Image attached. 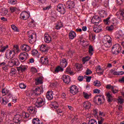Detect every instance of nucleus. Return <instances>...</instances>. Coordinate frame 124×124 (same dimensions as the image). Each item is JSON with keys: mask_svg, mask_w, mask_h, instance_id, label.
Instances as JSON below:
<instances>
[{"mask_svg": "<svg viewBox=\"0 0 124 124\" xmlns=\"http://www.w3.org/2000/svg\"><path fill=\"white\" fill-rule=\"evenodd\" d=\"M42 92L41 87H37L35 88V91H29L27 93V96L28 97L29 99H27L26 101H28V102H30L31 101V99H33V97H34V95H35V93H40Z\"/></svg>", "mask_w": 124, "mask_h": 124, "instance_id": "obj_1", "label": "nucleus"}, {"mask_svg": "<svg viewBox=\"0 0 124 124\" xmlns=\"http://www.w3.org/2000/svg\"><path fill=\"white\" fill-rule=\"evenodd\" d=\"M103 44L105 47L110 48L112 46V38L110 36L106 35L104 37Z\"/></svg>", "mask_w": 124, "mask_h": 124, "instance_id": "obj_2", "label": "nucleus"}, {"mask_svg": "<svg viewBox=\"0 0 124 124\" xmlns=\"http://www.w3.org/2000/svg\"><path fill=\"white\" fill-rule=\"evenodd\" d=\"M121 51H122V47L119 44H117L113 46L111 49L112 54L118 55V54H120Z\"/></svg>", "mask_w": 124, "mask_h": 124, "instance_id": "obj_3", "label": "nucleus"}, {"mask_svg": "<svg viewBox=\"0 0 124 124\" xmlns=\"http://www.w3.org/2000/svg\"><path fill=\"white\" fill-rule=\"evenodd\" d=\"M28 35L29 37V40L30 43H33L34 42V38L36 37V33L33 31H30L28 32Z\"/></svg>", "mask_w": 124, "mask_h": 124, "instance_id": "obj_4", "label": "nucleus"}, {"mask_svg": "<svg viewBox=\"0 0 124 124\" xmlns=\"http://www.w3.org/2000/svg\"><path fill=\"white\" fill-rule=\"evenodd\" d=\"M15 51H14V50H7L5 54L6 58L8 59V60L13 59V58L15 57Z\"/></svg>", "mask_w": 124, "mask_h": 124, "instance_id": "obj_5", "label": "nucleus"}, {"mask_svg": "<svg viewBox=\"0 0 124 124\" xmlns=\"http://www.w3.org/2000/svg\"><path fill=\"white\" fill-rule=\"evenodd\" d=\"M115 37L117 39H119L121 41H124V35L123 33V31H119L116 32Z\"/></svg>", "mask_w": 124, "mask_h": 124, "instance_id": "obj_6", "label": "nucleus"}, {"mask_svg": "<svg viewBox=\"0 0 124 124\" xmlns=\"http://www.w3.org/2000/svg\"><path fill=\"white\" fill-rule=\"evenodd\" d=\"M36 107H42L44 104H45V100L42 98H38L36 101Z\"/></svg>", "mask_w": 124, "mask_h": 124, "instance_id": "obj_7", "label": "nucleus"}, {"mask_svg": "<svg viewBox=\"0 0 124 124\" xmlns=\"http://www.w3.org/2000/svg\"><path fill=\"white\" fill-rule=\"evenodd\" d=\"M57 10L61 14H64L65 13V6L62 4H59L57 6Z\"/></svg>", "mask_w": 124, "mask_h": 124, "instance_id": "obj_8", "label": "nucleus"}, {"mask_svg": "<svg viewBox=\"0 0 124 124\" xmlns=\"http://www.w3.org/2000/svg\"><path fill=\"white\" fill-rule=\"evenodd\" d=\"M91 22L93 24H94V25H96L97 26V25L101 22V18L97 16H95L92 18Z\"/></svg>", "mask_w": 124, "mask_h": 124, "instance_id": "obj_9", "label": "nucleus"}, {"mask_svg": "<svg viewBox=\"0 0 124 124\" xmlns=\"http://www.w3.org/2000/svg\"><path fill=\"white\" fill-rule=\"evenodd\" d=\"M20 18L22 20H28L30 18V12L23 11L20 14Z\"/></svg>", "mask_w": 124, "mask_h": 124, "instance_id": "obj_10", "label": "nucleus"}, {"mask_svg": "<svg viewBox=\"0 0 124 124\" xmlns=\"http://www.w3.org/2000/svg\"><path fill=\"white\" fill-rule=\"evenodd\" d=\"M28 57L29 54L27 52H22L19 54V60L22 62H25Z\"/></svg>", "mask_w": 124, "mask_h": 124, "instance_id": "obj_11", "label": "nucleus"}, {"mask_svg": "<svg viewBox=\"0 0 124 124\" xmlns=\"http://www.w3.org/2000/svg\"><path fill=\"white\" fill-rule=\"evenodd\" d=\"M18 59H14L8 62V65L10 67H12V66H14L15 65H18Z\"/></svg>", "mask_w": 124, "mask_h": 124, "instance_id": "obj_12", "label": "nucleus"}, {"mask_svg": "<svg viewBox=\"0 0 124 124\" xmlns=\"http://www.w3.org/2000/svg\"><path fill=\"white\" fill-rule=\"evenodd\" d=\"M97 99V104H101L102 103H104V101H105V99L104 98V95H101L100 96H97L94 99V101H95V100Z\"/></svg>", "mask_w": 124, "mask_h": 124, "instance_id": "obj_13", "label": "nucleus"}, {"mask_svg": "<svg viewBox=\"0 0 124 124\" xmlns=\"http://www.w3.org/2000/svg\"><path fill=\"white\" fill-rule=\"evenodd\" d=\"M78 87L76 85H73L71 87L70 89V93H72V94H76L77 93H78Z\"/></svg>", "mask_w": 124, "mask_h": 124, "instance_id": "obj_14", "label": "nucleus"}, {"mask_svg": "<svg viewBox=\"0 0 124 124\" xmlns=\"http://www.w3.org/2000/svg\"><path fill=\"white\" fill-rule=\"evenodd\" d=\"M62 79L63 82L65 84H69L70 83V77L66 75H63L62 76Z\"/></svg>", "mask_w": 124, "mask_h": 124, "instance_id": "obj_15", "label": "nucleus"}, {"mask_svg": "<svg viewBox=\"0 0 124 124\" xmlns=\"http://www.w3.org/2000/svg\"><path fill=\"white\" fill-rule=\"evenodd\" d=\"M20 48L22 51H24L25 52H29V51H31V46L27 45H21V46H20Z\"/></svg>", "mask_w": 124, "mask_h": 124, "instance_id": "obj_16", "label": "nucleus"}, {"mask_svg": "<svg viewBox=\"0 0 124 124\" xmlns=\"http://www.w3.org/2000/svg\"><path fill=\"white\" fill-rule=\"evenodd\" d=\"M75 6V3L73 1H67L66 2V7L68 9H72Z\"/></svg>", "mask_w": 124, "mask_h": 124, "instance_id": "obj_17", "label": "nucleus"}, {"mask_svg": "<svg viewBox=\"0 0 124 124\" xmlns=\"http://www.w3.org/2000/svg\"><path fill=\"white\" fill-rule=\"evenodd\" d=\"M0 102L2 105H6L9 102V100L6 97H0Z\"/></svg>", "mask_w": 124, "mask_h": 124, "instance_id": "obj_18", "label": "nucleus"}, {"mask_svg": "<svg viewBox=\"0 0 124 124\" xmlns=\"http://www.w3.org/2000/svg\"><path fill=\"white\" fill-rule=\"evenodd\" d=\"M0 67H2L4 71H7L8 70V65L6 64V61L0 63Z\"/></svg>", "mask_w": 124, "mask_h": 124, "instance_id": "obj_19", "label": "nucleus"}, {"mask_svg": "<svg viewBox=\"0 0 124 124\" xmlns=\"http://www.w3.org/2000/svg\"><path fill=\"white\" fill-rule=\"evenodd\" d=\"M44 41L46 43H50L51 41H52V38L51 37V36L48 34H45Z\"/></svg>", "mask_w": 124, "mask_h": 124, "instance_id": "obj_20", "label": "nucleus"}, {"mask_svg": "<svg viewBox=\"0 0 124 124\" xmlns=\"http://www.w3.org/2000/svg\"><path fill=\"white\" fill-rule=\"evenodd\" d=\"M40 50L43 53H47V52H48V46L42 45L40 47Z\"/></svg>", "mask_w": 124, "mask_h": 124, "instance_id": "obj_21", "label": "nucleus"}, {"mask_svg": "<svg viewBox=\"0 0 124 124\" xmlns=\"http://www.w3.org/2000/svg\"><path fill=\"white\" fill-rule=\"evenodd\" d=\"M18 71L24 72L28 69V66L25 65H21L19 67L17 68Z\"/></svg>", "mask_w": 124, "mask_h": 124, "instance_id": "obj_22", "label": "nucleus"}, {"mask_svg": "<svg viewBox=\"0 0 124 124\" xmlns=\"http://www.w3.org/2000/svg\"><path fill=\"white\" fill-rule=\"evenodd\" d=\"M22 121V116L19 114H16L14 118V122L16 123H20Z\"/></svg>", "mask_w": 124, "mask_h": 124, "instance_id": "obj_23", "label": "nucleus"}, {"mask_svg": "<svg viewBox=\"0 0 124 124\" xmlns=\"http://www.w3.org/2000/svg\"><path fill=\"white\" fill-rule=\"evenodd\" d=\"M92 106V104H91V102L86 101L83 103V107L85 108V109H89L90 108H91Z\"/></svg>", "mask_w": 124, "mask_h": 124, "instance_id": "obj_24", "label": "nucleus"}, {"mask_svg": "<svg viewBox=\"0 0 124 124\" xmlns=\"http://www.w3.org/2000/svg\"><path fill=\"white\" fill-rule=\"evenodd\" d=\"M46 97L49 100L53 99V92L52 91H48L46 93Z\"/></svg>", "mask_w": 124, "mask_h": 124, "instance_id": "obj_25", "label": "nucleus"}, {"mask_svg": "<svg viewBox=\"0 0 124 124\" xmlns=\"http://www.w3.org/2000/svg\"><path fill=\"white\" fill-rule=\"evenodd\" d=\"M60 65L61 67H63V68H64V67H66V66H67V62H66L65 59H63L61 61Z\"/></svg>", "mask_w": 124, "mask_h": 124, "instance_id": "obj_26", "label": "nucleus"}, {"mask_svg": "<svg viewBox=\"0 0 124 124\" xmlns=\"http://www.w3.org/2000/svg\"><path fill=\"white\" fill-rule=\"evenodd\" d=\"M41 62L43 64H48L49 60L46 57H41Z\"/></svg>", "mask_w": 124, "mask_h": 124, "instance_id": "obj_27", "label": "nucleus"}, {"mask_svg": "<svg viewBox=\"0 0 124 124\" xmlns=\"http://www.w3.org/2000/svg\"><path fill=\"white\" fill-rule=\"evenodd\" d=\"M70 39H74L76 37V33L74 31H70L69 33Z\"/></svg>", "mask_w": 124, "mask_h": 124, "instance_id": "obj_28", "label": "nucleus"}, {"mask_svg": "<svg viewBox=\"0 0 124 124\" xmlns=\"http://www.w3.org/2000/svg\"><path fill=\"white\" fill-rule=\"evenodd\" d=\"M27 110L30 113V114H35V110H34V107L32 106L28 107Z\"/></svg>", "mask_w": 124, "mask_h": 124, "instance_id": "obj_29", "label": "nucleus"}, {"mask_svg": "<svg viewBox=\"0 0 124 124\" xmlns=\"http://www.w3.org/2000/svg\"><path fill=\"white\" fill-rule=\"evenodd\" d=\"M43 79L42 77H38L35 79V84L36 85H39V84H42V81Z\"/></svg>", "mask_w": 124, "mask_h": 124, "instance_id": "obj_30", "label": "nucleus"}, {"mask_svg": "<svg viewBox=\"0 0 124 124\" xmlns=\"http://www.w3.org/2000/svg\"><path fill=\"white\" fill-rule=\"evenodd\" d=\"M83 96L86 99H89L92 97V94L90 93L83 92Z\"/></svg>", "mask_w": 124, "mask_h": 124, "instance_id": "obj_31", "label": "nucleus"}, {"mask_svg": "<svg viewBox=\"0 0 124 124\" xmlns=\"http://www.w3.org/2000/svg\"><path fill=\"white\" fill-rule=\"evenodd\" d=\"M96 72L98 73V75H102L103 74V70L101 68L100 66H98L96 68Z\"/></svg>", "mask_w": 124, "mask_h": 124, "instance_id": "obj_32", "label": "nucleus"}, {"mask_svg": "<svg viewBox=\"0 0 124 124\" xmlns=\"http://www.w3.org/2000/svg\"><path fill=\"white\" fill-rule=\"evenodd\" d=\"M106 95L108 102H110L113 100V96H112V95L110 94V93H107Z\"/></svg>", "mask_w": 124, "mask_h": 124, "instance_id": "obj_33", "label": "nucleus"}, {"mask_svg": "<svg viewBox=\"0 0 124 124\" xmlns=\"http://www.w3.org/2000/svg\"><path fill=\"white\" fill-rule=\"evenodd\" d=\"M13 51H14L15 53L16 52V53H19L21 50L19 48V46L17 45H15L13 46Z\"/></svg>", "mask_w": 124, "mask_h": 124, "instance_id": "obj_34", "label": "nucleus"}, {"mask_svg": "<svg viewBox=\"0 0 124 124\" xmlns=\"http://www.w3.org/2000/svg\"><path fill=\"white\" fill-rule=\"evenodd\" d=\"M93 47L92 46H90L89 48V54L90 56H93Z\"/></svg>", "mask_w": 124, "mask_h": 124, "instance_id": "obj_35", "label": "nucleus"}, {"mask_svg": "<svg viewBox=\"0 0 124 124\" xmlns=\"http://www.w3.org/2000/svg\"><path fill=\"white\" fill-rule=\"evenodd\" d=\"M62 27H63V25L62 24V23L59 22L57 24L55 27V29H56V30H60L61 28H62Z\"/></svg>", "mask_w": 124, "mask_h": 124, "instance_id": "obj_36", "label": "nucleus"}, {"mask_svg": "<svg viewBox=\"0 0 124 124\" xmlns=\"http://www.w3.org/2000/svg\"><path fill=\"white\" fill-rule=\"evenodd\" d=\"M60 71H63V68L60 66H58L55 68V72L58 73V72H60Z\"/></svg>", "mask_w": 124, "mask_h": 124, "instance_id": "obj_37", "label": "nucleus"}, {"mask_svg": "<svg viewBox=\"0 0 124 124\" xmlns=\"http://www.w3.org/2000/svg\"><path fill=\"white\" fill-rule=\"evenodd\" d=\"M22 117L23 119H28L30 117V114L26 112H23Z\"/></svg>", "mask_w": 124, "mask_h": 124, "instance_id": "obj_38", "label": "nucleus"}, {"mask_svg": "<svg viewBox=\"0 0 124 124\" xmlns=\"http://www.w3.org/2000/svg\"><path fill=\"white\" fill-rule=\"evenodd\" d=\"M7 48H8V45H6V46H1L0 52H2L3 53L6 50V49H7Z\"/></svg>", "mask_w": 124, "mask_h": 124, "instance_id": "obj_39", "label": "nucleus"}, {"mask_svg": "<svg viewBox=\"0 0 124 124\" xmlns=\"http://www.w3.org/2000/svg\"><path fill=\"white\" fill-rule=\"evenodd\" d=\"M82 66V64H81L77 63L75 65V67H76L77 71H80Z\"/></svg>", "mask_w": 124, "mask_h": 124, "instance_id": "obj_40", "label": "nucleus"}, {"mask_svg": "<svg viewBox=\"0 0 124 124\" xmlns=\"http://www.w3.org/2000/svg\"><path fill=\"white\" fill-rule=\"evenodd\" d=\"M93 31L94 32H96V33H98V32H100V31H101V29L99 28L98 26H95L93 28Z\"/></svg>", "mask_w": 124, "mask_h": 124, "instance_id": "obj_41", "label": "nucleus"}, {"mask_svg": "<svg viewBox=\"0 0 124 124\" xmlns=\"http://www.w3.org/2000/svg\"><path fill=\"white\" fill-rule=\"evenodd\" d=\"M113 75H118L119 76L121 75H124V72L122 71H119V72H114L113 73Z\"/></svg>", "mask_w": 124, "mask_h": 124, "instance_id": "obj_42", "label": "nucleus"}, {"mask_svg": "<svg viewBox=\"0 0 124 124\" xmlns=\"http://www.w3.org/2000/svg\"><path fill=\"white\" fill-rule=\"evenodd\" d=\"M66 72L68 73L69 74H70V75H74V73L71 71L70 68L69 67H68L66 69Z\"/></svg>", "mask_w": 124, "mask_h": 124, "instance_id": "obj_43", "label": "nucleus"}, {"mask_svg": "<svg viewBox=\"0 0 124 124\" xmlns=\"http://www.w3.org/2000/svg\"><path fill=\"white\" fill-rule=\"evenodd\" d=\"M111 91L113 93H118V92L119 91V89H118L117 87L113 86V87H112Z\"/></svg>", "mask_w": 124, "mask_h": 124, "instance_id": "obj_44", "label": "nucleus"}, {"mask_svg": "<svg viewBox=\"0 0 124 124\" xmlns=\"http://www.w3.org/2000/svg\"><path fill=\"white\" fill-rule=\"evenodd\" d=\"M32 123L33 124H40V121L38 118H34L32 120Z\"/></svg>", "mask_w": 124, "mask_h": 124, "instance_id": "obj_45", "label": "nucleus"}, {"mask_svg": "<svg viewBox=\"0 0 124 124\" xmlns=\"http://www.w3.org/2000/svg\"><path fill=\"white\" fill-rule=\"evenodd\" d=\"M94 86H95L96 87H100V86H101V83L98 80H96L94 81Z\"/></svg>", "mask_w": 124, "mask_h": 124, "instance_id": "obj_46", "label": "nucleus"}, {"mask_svg": "<svg viewBox=\"0 0 124 124\" xmlns=\"http://www.w3.org/2000/svg\"><path fill=\"white\" fill-rule=\"evenodd\" d=\"M57 112L59 116H63V111L61 109H57Z\"/></svg>", "mask_w": 124, "mask_h": 124, "instance_id": "obj_47", "label": "nucleus"}, {"mask_svg": "<svg viewBox=\"0 0 124 124\" xmlns=\"http://www.w3.org/2000/svg\"><path fill=\"white\" fill-rule=\"evenodd\" d=\"M88 124H97V122H96V120L94 119H91L89 121Z\"/></svg>", "mask_w": 124, "mask_h": 124, "instance_id": "obj_48", "label": "nucleus"}, {"mask_svg": "<svg viewBox=\"0 0 124 124\" xmlns=\"http://www.w3.org/2000/svg\"><path fill=\"white\" fill-rule=\"evenodd\" d=\"M9 93V90H7V89L5 88L2 90V93L3 95H5L7 93Z\"/></svg>", "mask_w": 124, "mask_h": 124, "instance_id": "obj_49", "label": "nucleus"}, {"mask_svg": "<svg viewBox=\"0 0 124 124\" xmlns=\"http://www.w3.org/2000/svg\"><path fill=\"white\" fill-rule=\"evenodd\" d=\"M100 14L101 17H106V12L104 10H101L100 12Z\"/></svg>", "mask_w": 124, "mask_h": 124, "instance_id": "obj_50", "label": "nucleus"}, {"mask_svg": "<svg viewBox=\"0 0 124 124\" xmlns=\"http://www.w3.org/2000/svg\"><path fill=\"white\" fill-rule=\"evenodd\" d=\"M11 28H12V30H13V31H17V32L19 31V29L15 25H12Z\"/></svg>", "mask_w": 124, "mask_h": 124, "instance_id": "obj_51", "label": "nucleus"}, {"mask_svg": "<svg viewBox=\"0 0 124 124\" xmlns=\"http://www.w3.org/2000/svg\"><path fill=\"white\" fill-rule=\"evenodd\" d=\"M51 105H52L53 107L55 108V109H57L59 107V105H58V102H54L51 104Z\"/></svg>", "mask_w": 124, "mask_h": 124, "instance_id": "obj_52", "label": "nucleus"}, {"mask_svg": "<svg viewBox=\"0 0 124 124\" xmlns=\"http://www.w3.org/2000/svg\"><path fill=\"white\" fill-rule=\"evenodd\" d=\"M31 71L32 73H37V69H36L35 67H31Z\"/></svg>", "mask_w": 124, "mask_h": 124, "instance_id": "obj_53", "label": "nucleus"}, {"mask_svg": "<svg viewBox=\"0 0 124 124\" xmlns=\"http://www.w3.org/2000/svg\"><path fill=\"white\" fill-rule=\"evenodd\" d=\"M8 13V11L7 10V9L5 8L2 9V12H1L2 15H6V14H7Z\"/></svg>", "mask_w": 124, "mask_h": 124, "instance_id": "obj_54", "label": "nucleus"}, {"mask_svg": "<svg viewBox=\"0 0 124 124\" xmlns=\"http://www.w3.org/2000/svg\"><path fill=\"white\" fill-rule=\"evenodd\" d=\"M119 13L120 14V16L123 17V18H119V19H120V20H124V10L121 11L119 12Z\"/></svg>", "mask_w": 124, "mask_h": 124, "instance_id": "obj_55", "label": "nucleus"}, {"mask_svg": "<svg viewBox=\"0 0 124 124\" xmlns=\"http://www.w3.org/2000/svg\"><path fill=\"white\" fill-rule=\"evenodd\" d=\"M19 87L20 89H26L27 88V85L24 83H21L19 84Z\"/></svg>", "mask_w": 124, "mask_h": 124, "instance_id": "obj_56", "label": "nucleus"}, {"mask_svg": "<svg viewBox=\"0 0 124 124\" xmlns=\"http://www.w3.org/2000/svg\"><path fill=\"white\" fill-rule=\"evenodd\" d=\"M4 118H6V114L4 111H1L0 119H3Z\"/></svg>", "mask_w": 124, "mask_h": 124, "instance_id": "obj_57", "label": "nucleus"}, {"mask_svg": "<svg viewBox=\"0 0 124 124\" xmlns=\"http://www.w3.org/2000/svg\"><path fill=\"white\" fill-rule=\"evenodd\" d=\"M8 2H9L10 4H16V3H17V0H9Z\"/></svg>", "mask_w": 124, "mask_h": 124, "instance_id": "obj_58", "label": "nucleus"}, {"mask_svg": "<svg viewBox=\"0 0 124 124\" xmlns=\"http://www.w3.org/2000/svg\"><path fill=\"white\" fill-rule=\"evenodd\" d=\"M109 20H110L109 17L107 18L106 19L104 20L105 24H106V25H109V24H110Z\"/></svg>", "mask_w": 124, "mask_h": 124, "instance_id": "obj_59", "label": "nucleus"}, {"mask_svg": "<svg viewBox=\"0 0 124 124\" xmlns=\"http://www.w3.org/2000/svg\"><path fill=\"white\" fill-rule=\"evenodd\" d=\"M91 59L89 57H86L85 58H83L82 59V62L84 63L86 62H88Z\"/></svg>", "mask_w": 124, "mask_h": 124, "instance_id": "obj_60", "label": "nucleus"}, {"mask_svg": "<svg viewBox=\"0 0 124 124\" xmlns=\"http://www.w3.org/2000/svg\"><path fill=\"white\" fill-rule=\"evenodd\" d=\"M114 29V25H111L110 26L107 27L106 30L108 31H112Z\"/></svg>", "mask_w": 124, "mask_h": 124, "instance_id": "obj_61", "label": "nucleus"}, {"mask_svg": "<svg viewBox=\"0 0 124 124\" xmlns=\"http://www.w3.org/2000/svg\"><path fill=\"white\" fill-rule=\"evenodd\" d=\"M37 53H38V51H37L36 49H34L32 51V56H36V55H37Z\"/></svg>", "mask_w": 124, "mask_h": 124, "instance_id": "obj_62", "label": "nucleus"}, {"mask_svg": "<svg viewBox=\"0 0 124 124\" xmlns=\"http://www.w3.org/2000/svg\"><path fill=\"white\" fill-rule=\"evenodd\" d=\"M11 74H16V69L14 68H12L11 69Z\"/></svg>", "mask_w": 124, "mask_h": 124, "instance_id": "obj_63", "label": "nucleus"}, {"mask_svg": "<svg viewBox=\"0 0 124 124\" xmlns=\"http://www.w3.org/2000/svg\"><path fill=\"white\" fill-rule=\"evenodd\" d=\"M92 72L90 69H87L86 70V75H90V74H92Z\"/></svg>", "mask_w": 124, "mask_h": 124, "instance_id": "obj_64", "label": "nucleus"}]
</instances>
